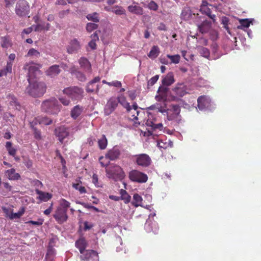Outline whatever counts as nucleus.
<instances>
[{
    "mask_svg": "<svg viewBox=\"0 0 261 261\" xmlns=\"http://www.w3.org/2000/svg\"><path fill=\"white\" fill-rule=\"evenodd\" d=\"M39 72L38 68L35 65L29 67L28 72V81L30 85L26 89V92L30 95L36 97L42 96L46 92V87L43 82L35 81L32 82L31 78L33 76V73Z\"/></svg>",
    "mask_w": 261,
    "mask_h": 261,
    "instance_id": "1",
    "label": "nucleus"
},
{
    "mask_svg": "<svg viewBox=\"0 0 261 261\" xmlns=\"http://www.w3.org/2000/svg\"><path fill=\"white\" fill-rule=\"evenodd\" d=\"M41 109L45 112L51 114H57L60 111V105L56 98H51L42 102Z\"/></svg>",
    "mask_w": 261,
    "mask_h": 261,
    "instance_id": "2",
    "label": "nucleus"
},
{
    "mask_svg": "<svg viewBox=\"0 0 261 261\" xmlns=\"http://www.w3.org/2000/svg\"><path fill=\"white\" fill-rule=\"evenodd\" d=\"M188 88L184 83H178L172 89L170 98L172 101H178L181 97H182L188 93Z\"/></svg>",
    "mask_w": 261,
    "mask_h": 261,
    "instance_id": "3",
    "label": "nucleus"
},
{
    "mask_svg": "<svg viewBox=\"0 0 261 261\" xmlns=\"http://www.w3.org/2000/svg\"><path fill=\"white\" fill-rule=\"evenodd\" d=\"M106 175L109 178L115 180H121L124 176L122 169L118 165L111 164L106 169Z\"/></svg>",
    "mask_w": 261,
    "mask_h": 261,
    "instance_id": "4",
    "label": "nucleus"
},
{
    "mask_svg": "<svg viewBox=\"0 0 261 261\" xmlns=\"http://www.w3.org/2000/svg\"><path fill=\"white\" fill-rule=\"evenodd\" d=\"M63 92L72 100H79L83 97V90L76 86L70 87L64 89Z\"/></svg>",
    "mask_w": 261,
    "mask_h": 261,
    "instance_id": "5",
    "label": "nucleus"
},
{
    "mask_svg": "<svg viewBox=\"0 0 261 261\" xmlns=\"http://www.w3.org/2000/svg\"><path fill=\"white\" fill-rule=\"evenodd\" d=\"M30 7L25 0H19L16 5L15 12L19 16H23L28 14Z\"/></svg>",
    "mask_w": 261,
    "mask_h": 261,
    "instance_id": "6",
    "label": "nucleus"
},
{
    "mask_svg": "<svg viewBox=\"0 0 261 261\" xmlns=\"http://www.w3.org/2000/svg\"><path fill=\"white\" fill-rule=\"evenodd\" d=\"M128 176L132 181L139 183L145 182L148 179V177L146 174L136 170L129 172Z\"/></svg>",
    "mask_w": 261,
    "mask_h": 261,
    "instance_id": "7",
    "label": "nucleus"
},
{
    "mask_svg": "<svg viewBox=\"0 0 261 261\" xmlns=\"http://www.w3.org/2000/svg\"><path fill=\"white\" fill-rule=\"evenodd\" d=\"M82 255L80 258L83 261H89L90 259L93 260L99 261V256L98 253L93 250H85L84 252L81 253Z\"/></svg>",
    "mask_w": 261,
    "mask_h": 261,
    "instance_id": "8",
    "label": "nucleus"
},
{
    "mask_svg": "<svg viewBox=\"0 0 261 261\" xmlns=\"http://www.w3.org/2000/svg\"><path fill=\"white\" fill-rule=\"evenodd\" d=\"M137 164L143 167H147L150 165L151 160L150 158L146 154H140L136 155Z\"/></svg>",
    "mask_w": 261,
    "mask_h": 261,
    "instance_id": "9",
    "label": "nucleus"
},
{
    "mask_svg": "<svg viewBox=\"0 0 261 261\" xmlns=\"http://www.w3.org/2000/svg\"><path fill=\"white\" fill-rule=\"evenodd\" d=\"M54 217L57 221L59 223H62L66 221L68 219L67 212L63 210V208H57L55 213L54 215Z\"/></svg>",
    "mask_w": 261,
    "mask_h": 261,
    "instance_id": "10",
    "label": "nucleus"
},
{
    "mask_svg": "<svg viewBox=\"0 0 261 261\" xmlns=\"http://www.w3.org/2000/svg\"><path fill=\"white\" fill-rule=\"evenodd\" d=\"M118 106L117 99L115 98H111L107 102L105 108V113L107 115H110Z\"/></svg>",
    "mask_w": 261,
    "mask_h": 261,
    "instance_id": "11",
    "label": "nucleus"
},
{
    "mask_svg": "<svg viewBox=\"0 0 261 261\" xmlns=\"http://www.w3.org/2000/svg\"><path fill=\"white\" fill-rule=\"evenodd\" d=\"M197 102L198 107L200 110L208 109L211 106V100L209 97L205 96H200L197 99Z\"/></svg>",
    "mask_w": 261,
    "mask_h": 261,
    "instance_id": "12",
    "label": "nucleus"
},
{
    "mask_svg": "<svg viewBox=\"0 0 261 261\" xmlns=\"http://www.w3.org/2000/svg\"><path fill=\"white\" fill-rule=\"evenodd\" d=\"M67 51L69 54L76 53L81 48L80 42L76 39L71 40L67 46Z\"/></svg>",
    "mask_w": 261,
    "mask_h": 261,
    "instance_id": "13",
    "label": "nucleus"
},
{
    "mask_svg": "<svg viewBox=\"0 0 261 261\" xmlns=\"http://www.w3.org/2000/svg\"><path fill=\"white\" fill-rule=\"evenodd\" d=\"M127 10L131 13L137 15H142L144 13L143 8L140 6L139 4L136 2H133L131 5L128 6Z\"/></svg>",
    "mask_w": 261,
    "mask_h": 261,
    "instance_id": "14",
    "label": "nucleus"
},
{
    "mask_svg": "<svg viewBox=\"0 0 261 261\" xmlns=\"http://www.w3.org/2000/svg\"><path fill=\"white\" fill-rule=\"evenodd\" d=\"M55 133L58 137L59 140L61 142H62L63 140L68 137L69 134L67 128L63 126L57 128L55 129Z\"/></svg>",
    "mask_w": 261,
    "mask_h": 261,
    "instance_id": "15",
    "label": "nucleus"
},
{
    "mask_svg": "<svg viewBox=\"0 0 261 261\" xmlns=\"http://www.w3.org/2000/svg\"><path fill=\"white\" fill-rule=\"evenodd\" d=\"M80 67L86 72H91V65L88 59L85 57H81L79 60Z\"/></svg>",
    "mask_w": 261,
    "mask_h": 261,
    "instance_id": "16",
    "label": "nucleus"
},
{
    "mask_svg": "<svg viewBox=\"0 0 261 261\" xmlns=\"http://www.w3.org/2000/svg\"><path fill=\"white\" fill-rule=\"evenodd\" d=\"M120 154V150L116 147H113L112 149L108 151L105 155V158L113 161L118 159Z\"/></svg>",
    "mask_w": 261,
    "mask_h": 261,
    "instance_id": "17",
    "label": "nucleus"
},
{
    "mask_svg": "<svg viewBox=\"0 0 261 261\" xmlns=\"http://www.w3.org/2000/svg\"><path fill=\"white\" fill-rule=\"evenodd\" d=\"M175 82L173 72H169L165 76L163 77L162 83L163 86H169Z\"/></svg>",
    "mask_w": 261,
    "mask_h": 261,
    "instance_id": "18",
    "label": "nucleus"
},
{
    "mask_svg": "<svg viewBox=\"0 0 261 261\" xmlns=\"http://www.w3.org/2000/svg\"><path fill=\"white\" fill-rule=\"evenodd\" d=\"M61 71L59 68V66L57 65H54L50 66L48 69L46 71L47 75L54 77L57 75Z\"/></svg>",
    "mask_w": 261,
    "mask_h": 261,
    "instance_id": "19",
    "label": "nucleus"
},
{
    "mask_svg": "<svg viewBox=\"0 0 261 261\" xmlns=\"http://www.w3.org/2000/svg\"><path fill=\"white\" fill-rule=\"evenodd\" d=\"M198 29L202 34L208 32L211 28V23L207 20L204 21L201 24L198 25Z\"/></svg>",
    "mask_w": 261,
    "mask_h": 261,
    "instance_id": "20",
    "label": "nucleus"
},
{
    "mask_svg": "<svg viewBox=\"0 0 261 261\" xmlns=\"http://www.w3.org/2000/svg\"><path fill=\"white\" fill-rule=\"evenodd\" d=\"M71 73L76 76V77L80 81L84 82L86 80L85 75L81 71L77 70L75 67H72L70 69Z\"/></svg>",
    "mask_w": 261,
    "mask_h": 261,
    "instance_id": "21",
    "label": "nucleus"
},
{
    "mask_svg": "<svg viewBox=\"0 0 261 261\" xmlns=\"http://www.w3.org/2000/svg\"><path fill=\"white\" fill-rule=\"evenodd\" d=\"M100 78L99 76H97L95 77L93 80L89 82L87 84L86 87V91L88 92H93L94 91L97 92L99 90V87L98 85L96 86V88L95 89L94 88H90V86H92L94 83L98 82L100 81Z\"/></svg>",
    "mask_w": 261,
    "mask_h": 261,
    "instance_id": "22",
    "label": "nucleus"
},
{
    "mask_svg": "<svg viewBox=\"0 0 261 261\" xmlns=\"http://www.w3.org/2000/svg\"><path fill=\"white\" fill-rule=\"evenodd\" d=\"M75 246L79 249L80 253H83L85 250L87 244L84 238H81L75 242Z\"/></svg>",
    "mask_w": 261,
    "mask_h": 261,
    "instance_id": "23",
    "label": "nucleus"
},
{
    "mask_svg": "<svg viewBox=\"0 0 261 261\" xmlns=\"http://www.w3.org/2000/svg\"><path fill=\"white\" fill-rule=\"evenodd\" d=\"M6 175L10 180H17L20 177L19 174L16 173L14 169L8 170L6 171Z\"/></svg>",
    "mask_w": 261,
    "mask_h": 261,
    "instance_id": "24",
    "label": "nucleus"
},
{
    "mask_svg": "<svg viewBox=\"0 0 261 261\" xmlns=\"http://www.w3.org/2000/svg\"><path fill=\"white\" fill-rule=\"evenodd\" d=\"M36 193L39 195V198L42 201H47L51 198V195L48 193H46L39 190H36Z\"/></svg>",
    "mask_w": 261,
    "mask_h": 261,
    "instance_id": "25",
    "label": "nucleus"
},
{
    "mask_svg": "<svg viewBox=\"0 0 261 261\" xmlns=\"http://www.w3.org/2000/svg\"><path fill=\"white\" fill-rule=\"evenodd\" d=\"M118 103H120L127 111H130L132 109L129 103L126 101V98L123 96L118 97Z\"/></svg>",
    "mask_w": 261,
    "mask_h": 261,
    "instance_id": "26",
    "label": "nucleus"
},
{
    "mask_svg": "<svg viewBox=\"0 0 261 261\" xmlns=\"http://www.w3.org/2000/svg\"><path fill=\"white\" fill-rule=\"evenodd\" d=\"M142 198L138 194H135L133 196V199L132 204L135 207L139 206H142Z\"/></svg>",
    "mask_w": 261,
    "mask_h": 261,
    "instance_id": "27",
    "label": "nucleus"
},
{
    "mask_svg": "<svg viewBox=\"0 0 261 261\" xmlns=\"http://www.w3.org/2000/svg\"><path fill=\"white\" fill-rule=\"evenodd\" d=\"M83 109L79 106H75L71 112V116L73 119L77 118L82 113Z\"/></svg>",
    "mask_w": 261,
    "mask_h": 261,
    "instance_id": "28",
    "label": "nucleus"
},
{
    "mask_svg": "<svg viewBox=\"0 0 261 261\" xmlns=\"http://www.w3.org/2000/svg\"><path fill=\"white\" fill-rule=\"evenodd\" d=\"M55 254V250L54 248L53 247L49 246L47 249L45 258L48 261H52L54 259Z\"/></svg>",
    "mask_w": 261,
    "mask_h": 261,
    "instance_id": "29",
    "label": "nucleus"
},
{
    "mask_svg": "<svg viewBox=\"0 0 261 261\" xmlns=\"http://www.w3.org/2000/svg\"><path fill=\"white\" fill-rule=\"evenodd\" d=\"M112 12L118 15H125L126 11L121 6H116L112 8Z\"/></svg>",
    "mask_w": 261,
    "mask_h": 261,
    "instance_id": "30",
    "label": "nucleus"
},
{
    "mask_svg": "<svg viewBox=\"0 0 261 261\" xmlns=\"http://www.w3.org/2000/svg\"><path fill=\"white\" fill-rule=\"evenodd\" d=\"M3 210L5 213H7V215L9 217L10 219H14L19 218L21 216H22V215L24 213V211L22 210V211H19L18 213H11V214H8L7 209L5 208Z\"/></svg>",
    "mask_w": 261,
    "mask_h": 261,
    "instance_id": "31",
    "label": "nucleus"
},
{
    "mask_svg": "<svg viewBox=\"0 0 261 261\" xmlns=\"http://www.w3.org/2000/svg\"><path fill=\"white\" fill-rule=\"evenodd\" d=\"M159 53L160 51L159 47L157 46H153L149 51L148 56L150 58L154 59L158 56Z\"/></svg>",
    "mask_w": 261,
    "mask_h": 261,
    "instance_id": "32",
    "label": "nucleus"
},
{
    "mask_svg": "<svg viewBox=\"0 0 261 261\" xmlns=\"http://www.w3.org/2000/svg\"><path fill=\"white\" fill-rule=\"evenodd\" d=\"M98 146L100 149L106 148L108 144V141L105 135H102L101 137L98 141Z\"/></svg>",
    "mask_w": 261,
    "mask_h": 261,
    "instance_id": "33",
    "label": "nucleus"
},
{
    "mask_svg": "<svg viewBox=\"0 0 261 261\" xmlns=\"http://www.w3.org/2000/svg\"><path fill=\"white\" fill-rule=\"evenodd\" d=\"M12 143L11 142H7L6 144V148L8 151L9 154L10 155L15 156L17 150L13 148L12 146Z\"/></svg>",
    "mask_w": 261,
    "mask_h": 261,
    "instance_id": "34",
    "label": "nucleus"
},
{
    "mask_svg": "<svg viewBox=\"0 0 261 261\" xmlns=\"http://www.w3.org/2000/svg\"><path fill=\"white\" fill-rule=\"evenodd\" d=\"M200 11L202 13L205 14L206 15H210V13H211L210 9L207 7V3L205 1L202 2Z\"/></svg>",
    "mask_w": 261,
    "mask_h": 261,
    "instance_id": "35",
    "label": "nucleus"
},
{
    "mask_svg": "<svg viewBox=\"0 0 261 261\" xmlns=\"http://www.w3.org/2000/svg\"><path fill=\"white\" fill-rule=\"evenodd\" d=\"M167 57L170 59L169 64L174 63L177 64L179 63L180 59V57L178 55H167Z\"/></svg>",
    "mask_w": 261,
    "mask_h": 261,
    "instance_id": "36",
    "label": "nucleus"
},
{
    "mask_svg": "<svg viewBox=\"0 0 261 261\" xmlns=\"http://www.w3.org/2000/svg\"><path fill=\"white\" fill-rule=\"evenodd\" d=\"M199 51L201 56L202 57L208 59L210 56V50L205 47H200L199 48Z\"/></svg>",
    "mask_w": 261,
    "mask_h": 261,
    "instance_id": "37",
    "label": "nucleus"
},
{
    "mask_svg": "<svg viewBox=\"0 0 261 261\" xmlns=\"http://www.w3.org/2000/svg\"><path fill=\"white\" fill-rule=\"evenodd\" d=\"M70 206V203L66 201L64 199H62L60 201V206H58V208H63V210H65V211H67V209Z\"/></svg>",
    "mask_w": 261,
    "mask_h": 261,
    "instance_id": "38",
    "label": "nucleus"
},
{
    "mask_svg": "<svg viewBox=\"0 0 261 261\" xmlns=\"http://www.w3.org/2000/svg\"><path fill=\"white\" fill-rule=\"evenodd\" d=\"M121 197L125 203H128L130 201L131 197L126 193L125 190H121Z\"/></svg>",
    "mask_w": 261,
    "mask_h": 261,
    "instance_id": "39",
    "label": "nucleus"
},
{
    "mask_svg": "<svg viewBox=\"0 0 261 261\" xmlns=\"http://www.w3.org/2000/svg\"><path fill=\"white\" fill-rule=\"evenodd\" d=\"M87 18L89 20H91L95 22H97L99 21L98 14L96 13L88 14L87 16Z\"/></svg>",
    "mask_w": 261,
    "mask_h": 261,
    "instance_id": "40",
    "label": "nucleus"
},
{
    "mask_svg": "<svg viewBox=\"0 0 261 261\" xmlns=\"http://www.w3.org/2000/svg\"><path fill=\"white\" fill-rule=\"evenodd\" d=\"M170 111L173 112L174 116H177L180 113V109L178 105H172Z\"/></svg>",
    "mask_w": 261,
    "mask_h": 261,
    "instance_id": "41",
    "label": "nucleus"
},
{
    "mask_svg": "<svg viewBox=\"0 0 261 261\" xmlns=\"http://www.w3.org/2000/svg\"><path fill=\"white\" fill-rule=\"evenodd\" d=\"M1 45L4 48H8L10 46L9 40L6 37H2Z\"/></svg>",
    "mask_w": 261,
    "mask_h": 261,
    "instance_id": "42",
    "label": "nucleus"
},
{
    "mask_svg": "<svg viewBox=\"0 0 261 261\" xmlns=\"http://www.w3.org/2000/svg\"><path fill=\"white\" fill-rule=\"evenodd\" d=\"M159 75H156L151 77L147 83V88H149V86H153L159 80Z\"/></svg>",
    "mask_w": 261,
    "mask_h": 261,
    "instance_id": "43",
    "label": "nucleus"
},
{
    "mask_svg": "<svg viewBox=\"0 0 261 261\" xmlns=\"http://www.w3.org/2000/svg\"><path fill=\"white\" fill-rule=\"evenodd\" d=\"M73 187L76 190H78L81 193H85L86 192V190L84 187L80 185V183L73 184Z\"/></svg>",
    "mask_w": 261,
    "mask_h": 261,
    "instance_id": "44",
    "label": "nucleus"
},
{
    "mask_svg": "<svg viewBox=\"0 0 261 261\" xmlns=\"http://www.w3.org/2000/svg\"><path fill=\"white\" fill-rule=\"evenodd\" d=\"M97 24L94 23H88L86 26V30L88 32H91L97 28Z\"/></svg>",
    "mask_w": 261,
    "mask_h": 261,
    "instance_id": "45",
    "label": "nucleus"
},
{
    "mask_svg": "<svg viewBox=\"0 0 261 261\" xmlns=\"http://www.w3.org/2000/svg\"><path fill=\"white\" fill-rule=\"evenodd\" d=\"M191 13L189 10H185L182 11L181 14V17L187 20L190 18Z\"/></svg>",
    "mask_w": 261,
    "mask_h": 261,
    "instance_id": "46",
    "label": "nucleus"
},
{
    "mask_svg": "<svg viewBox=\"0 0 261 261\" xmlns=\"http://www.w3.org/2000/svg\"><path fill=\"white\" fill-rule=\"evenodd\" d=\"M148 8L151 10L156 11L158 9V5L154 1H152L148 5Z\"/></svg>",
    "mask_w": 261,
    "mask_h": 261,
    "instance_id": "47",
    "label": "nucleus"
},
{
    "mask_svg": "<svg viewBox=\"0 0 261 261\" xmlns=\"http://www.w3.org/2000/svg\"><path fill=\"white\" fill-rule=\"evenodd\" d=\"M40 55L39 52L34 48L30 49L28 53V56H35L38 57Z\"/></svg>",
    "mask_w": 261,
    "mask_h": 261,
    "instance_id": "48",
    "label": "nucleus"
},
{
    "mask_svg": "<svg viewBox=\"0 0 261 261\" xmlns=\"http://www.w3.org/2000/svg\"><path fill=\"white\" fill-rule=\"evenodd\" d=\"M39 122L42 124L49 125L51 123L52 120L47 117H42L40 119Z\"/></svg>",
    "mask_w": 261,
    "mask_h": 261,
    "instance_id": "49",
    "label": "nucleus"
},
{
    "mask_svg": "<svg viewBox=\"0 0 261 261\" xmlns=\"http://www.w3.org/2000/svg\"><path fill=\"white\" fill-rule=\"evenodd\" d=\"M12 65H13L12 62H11V61L7 62V66H6V68H4L7 73H10L12 72Z\"/></svg>",
    "mask_w": 261,
    "mask_h": 261,
    "instance_id": "50",
    "label": "nucleus"
},
{
    "mask_svg": "<svg viewBox=\"0 0 261 261\" xmlns=\"http://www.w3.org/2000/svg\"><path fill=\"white\" fill-rule=\"evenodd\" d=\"M240 22L242 27L245 28H248L250 25V22L247 19H242L240 21Z\"/></svg>",
    "mask_w": 261,
    "mask_h": 261,
    "instance_id": "51",
    "label": "nucleus"
},
{
    "mask_svg": "<svg viewBox=\"0 0 261 261\" xmlns=\"http://www.w3.org/2000/svg\"><path fill=\"white\" fill-rule=\"evenodd\" d=\"M92 182L97 187H100L101 186L99 184L98 176L96 174H94L92 176Z\"/></svg>",
    "mask_w": 261,
    "mask_h": 261,
    "instance_id": "52",
    "label": "nucleus"
},
{
    "mask_svg": "<svg viewBox=\"0 0 261 261\" xmlns=\"http://www.w3.org/2000/svg\"><path fill=\"white\" fill-rule=\"evenodd\" d=\"M108 85L110 86H114L116 87H120L121 86V82L118 81L109 82V83H108Z\"/></svg>",
    "mask_w": 261,
    "mask_h": 261,
    "instance_id": "53",
    "label": "nucleus"
},
{
    "mask_svg": "<svg viewBox=\"0 0 261 261\" xmlns=\"http://www.w3.org/2000/svg\"><path fill=\"white\" fill-rule=\"evenodd\" d=\"M229 19L226 17H222V23L224 25V27L226 30L228 29L227 27Z\"/></svg>",
    "mask_w": 261,
    "mask_h": 261,
    "instance_id": "54",
    "label": "nucleus"
},
{
    "mask_svg": "<svg viewBox=\"0 0 261 261\" xmlns=\"http://www.w3.org/2000/svg\"><path fill=\"white\" fill-rule=\"evenodd\" d=\"M158 146L160 148L166 149L168 147V144H167V142H164L162 141H160L158 142Z\"/></svg>",
    "mask_w": 261,
    "mask_h": 261,
    "instance_id": "55",
    "label": "nucleus"
},
{
    "mask_svg": "<svg viewBox=\"0 0 261 261\" xmlns=\"http://www.w3.org/2000/svg\"><path fill=\"white\" fill-rule=\"evenodd\" d=\"M34 134L35 138L37 139H41V133L40 131L38 130L36 128H34Z\"/></svg>",
    "mask_w": 261,
    "mask_h": 261,
    "instance_id": "56",
    "label": "nucleus"
},
{
    "mask_svg": "<svg viewBox=\"0 0 261 261\" xmlns=\"http://www.w3.org/2000/svg\"><path fill=\"white\" fill-rule=\"evenodd\" d=\"M160 108V104L158 103H156L149 107L147 108L148 110H157Z\"/></svg>",
    "mask_w": 261,
    "mask_h": 261,
    "instance_id": "57",
    "label": "nucleus"
},
{
    "mask_svg": "<svg viewBox=\"0 0 261 261\" xmlns=\"http://www.w3.org/2000/svg\"><path fill=\"white\" fill-rule=\"evenodd\" d=\"M59 100L64 106H68L70 103L69 100L65 98H60Z\"/></svg>",
    "mask_w": 261,
    "mask_h": 261,
    "instance_id": "58",
    "label": "nucleus"
},
{
    "mask_svg": "<svg viewBox=\"0 0 261 261\" xmlns=\"http://www.w3.org/2000/svg\"><path fill=\"white\" fill-rule=\"evenodd\" d=\"M168 88L160 86L158 89V93H162V94H166L168 91Z\"/></svg>",
    "mask_w": 261,
    "mask_h": 261,
    "instance_id": "59",
    "label": "nucleus"
},
{
    "mask_svg": "<svg viewBox=\"0 0 261 261\" xmlns=\"http://www.w3.org/2000/svg\"><path fill=\"white\" fill-rule=\"evenodd\" d=\"M69 10H63L59 13V16L60 18H63L65 15H67L69 13Z\"/></svg>",
    "mask_w": 261,
    "mask_h": 261,
    "instance_id": "60",
    "label": "nucleus"
},
{
    "mask_svg": "<svg viewBox=\"0 0 261 261\" xmlns=\"http://www.w3.org/2000/svg\"><path fill=\"white\" fill-rule=\"evenodd\" d=\"M168 58L166 57H161L160 61L162 64H169V61H168Z\"/></svg>",
    "mask_w": 261,
    "mask_h": 261,
    "instance_id": "61",
    "label": "nucleus"
},
{
    "mask_svg": "<svg viewBox=\"0 0 261 261\" xmlns=\"http://www.w3.org/2000/svg\"><path fill=\"white\" fill-rule=\"evenodd\" d=\"M163 128V125L162 124V123H159L158 124H155L154 125H153V129H160V130H162V128Z\"/></svg>",
    "mask_w": 261,
    "mask_h": 261,
    "instance_id": "62",
    "label": "nucleus"
},
{
    "mask_svg": "<svg viewBox=\"0 0 261 261\" xmlns=\"http://www.w3.org/2000/svg\"><path fill=\"white\" fill-rule=\"evenodd\" d=\"M128 95L132 100L135 99L136 97V93L134 91H129L128 93Z\"/></svg>",
    "mask_w": 261,
    "mask_h": 261,
    "instance_id": "63",
    "label": "nucleus"
},
{
    "mask_svg": "<svg viewBox=\"0 0 261 261\" xmlns=\"http://www.w3.org/2000/svg\"><path fill=\"white\" fill-rule=\"evenodd\" d=\"M155 98L156 101H161L164 99V96L162 94H160L159 95H157L155 96Z\"/></svg>",
    "mask_w": 261,
    "mask_h": 261,
    "instance_id": "64",
    "label": "nucleus"
}]
</instances>
